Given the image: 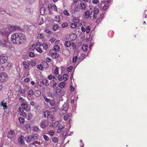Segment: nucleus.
I'll use <instances>...</instances> for the list:
<instances>
[{
	"label": "nucleus",
	"mask_w": 147,
	"mask_h": 147,
	"mask_svg": "<svg viewBox=\"0 0 147 147\" xmlns=\"http://www.w3.org/2000/svg\"><path fill=\"white\" fill-rule=\"evenodd\" d=\"M34 93L33 90H30L28 92V95L30 96H31V95L34 94Z\"/></svg>",
	"instance_id": "38"
},
{
	"label": "nucleus",
	"mask_w": 147,
	"mask_h": 147,
	"mask_svg": "<svg viewBox=\"0 0 147 147\" xmlns=\"http://www.w3.org/2000/svg\"><path fill=\"white\" fill-rule=\"evenodd\" d=\"M45 31L47 33L50 34H52L53 33L49 29H46L45 30Z\"/></svg>",
	"instance_id": "55"
},
{
	"label": "nucleus",
	"mask_w": 147,
	"mask_h": 147,
	"mask_svg": "<svg viewBox=\"0 0 147 147\" xmlns=\"http://www.w3.org/2000/svg\"><path fill=\"white\" fill-rule=\"evenodd\" d=\"M109 5L108 4H105L103 7V9L104 10L106 9L109 7Z\"/></svg>",
	"instance_id": "61"
},
{
	"label": "nucleus",
	"mask_w": 147,
	"mask_h": 147,
	"mask_svg": "<svg viewBox=\"0 0 147 147\" xmlns=\"http://www.w3.org/2000/svg\"><path fill=\"white\" fill-rule=\"evenodd\" d=\"M53 10L55 11H57V7L56 6L55 4H53Z\"/></svg>",
	"instance_id": "63"
},
{
	"label": "nucleus",
	"mask_w": 147,
	"mask_h": 147,
	"mask_svg": "<svg viewBox=\"0 0 147 147\" xmlns=\"http://www.w3.org/2000/svg\"><path fill=\"white\" fill-rule=\"evenodd\" d=\"M68 25V24L66 22L63 23L62 25V28H65L67 27Z\"/></svg>",
	"instance_id": "60"
},
{
	"label": "nucleus",
	"mask_w": 147,
	"mask_h": 147,
	"mask_svg": "<svg viewBox=\"0 0 147 147\" xmlns=\"http://www.w3.org/2000/svg\"><path fill=\"white\" fill-rule=\"evenodd\" d=\"M9 42L7 40L2 39L0 41V45L2 47H8V45Z\"/></svg>",
	"instance_id": "7"
},
{
	"label": "nucleus",
	"mask_w": 147,
	"mask_h": 147,
	"mask_svg": "<svg viewBox=\"0 0 147 147\" xmlns=\"http://www.w3.org/2000/svg\"><path fill=\"white\" fill-rule=\"evenodd\" d=\"M18 142L20 144H23L24 143V140L22 139V136H20L18 139Z\"/></svg>",
	"instance_id": "17"
},
{
	"label": "nucleus",
	"mask_w": 147,
	"mask_h": 147,
	"mask_svg": "<svg viewBox=\"0 0 147 147\" xmlns=\"http://www.w3.org/2000/svg\"><path fill=\"white\" fill-rule=\"evenodd\" d=\"M37 68L41 70L43 69V67L41 64H40L37 66Z\"/></svg>",
	"instance_id": "59"
},
{
	"label": "nucleus",
	"mask_w": 147,
	"mask_h": 147,
	"mask_svg": "<svg viewBox=\"0 0 147 147\" xmlns=\"http://www.w3.org/2000/svg\"><path fill=\"white\" fill-rule=\"evenodd\" d=\"M78 59V56H74L73 58L72 59V62L73 63H74L76 62V61Z\"/></svg>",
	"instance_id": "41"
},
{
	"label": "nucleus",
	"mask_w": 147,
	"mask_h": 147,
	"mask_svg": "<svg viewBox=\"0 0 147 147\" xmlns=\"http://www.w3.org/2000/svg\"><path fill=\"white\" fill-rule=\"evenodd\" d=\"M92 2L94 4H96L99 2L98 0H92Z\"/></svg>",
	"instance_id": "64"
},
{
	"label": "nucleus",
	"mask_w": 147,
	"mask_h": 147,
	"mask_svg": "<svg viewBox=\"0 0 147 147\" xmlns=\"http://www.w3.org/2000/svg\"><path fill=\"white\" fill-rule=\"evenodd\" d=\"M11 39L13 44L20 45L26 40V37L25 35L22 33H16L11 36Z\"/></svg>",
	"instance_id": "1"
},
{
	"label": "nucleus",
	"mask_w": 147,
	"mask_h": 147,
	"mask_svg": "<svg viewBox=\"0 0 147 147\" xmlns=\"http://www.w3.org/2000/svg\"><path fill=\"white\" fill-rule=\"evenodd\" d=\"M69 115L68 114H66L64 116L63 119H64L65 121L69 119Z\"/></svg>",
	"instance_id": "51"
},
{
	"label": "nucleus",
	"mask_w": 147,
	"mask_h": 147,
	"mask_svg": "<svg viewBox=\"0 0 147 147\" xmlns=\"http://www.w3.org/2000/svg\"><path fill=\"white\" fill-rule=\"evenodd\" d=\"M80 7L81 9L84 10L86 7V5L84 3H81L80 4Z\"/></svg>",
	"instance_id": "21"
},
{
	"label": "nucleus",
	"mask_w": 147,
	"mask_h": 147,
	"mask_svg": "<svg viewBox=\"0 0 147 147\" xmlns=\"http://www.w3.org/2000/svg\"><path fill=\"white\" fill-rule=\"evenodd\" d=\"M32 136L33 137L32 138L33 139V140H34L37 139L38 137V135L36 134L34 135H32Z\"/></svg>",
	"instance_id": "40"
},
{
	"label": "nucleus",
	"mask_w": 147,
	"mask_h": 147,
	"mask_svg": "<svg viewBox=\"0 0 147 147\" xmlns=\"http://www.w3.org/2000/svg\"><path fill=\"white\" fill-rule=\"evenodd\" d=\"M8 76L6 73H3L0 74V81L1 82H4L6 81L7 78Z\"/></svg>",
	"instance_id": "6"
},
{
	"label": "nucleus",
	"mask_w": 147,
	"mask_h": 147,
	"mask_svg": "<svg viewBox=\"0 0 147 147\" xmlns=\"http://www.w3.org/2000/svg\"><path fill=\"white\" fill-rule=\"evenodd\" d=\"M77 25L75 23H72L71 24L70 26L72 28H75L77 27Z\"/></svg>",
	"instance_id": "34"
},
{
	"label": "nucleus",
	"mask_w": 147,
	"mask_h": 147,
	"mask_svg": "<svg viewBox=\"0 0 147 147\" xmlns=\"http://www.w3.org/2000/svg\"><path fill=\"white\" fill-rule=\"evenodd\" d=\"M36 51L40 53H41L42 52V49L39 47H37L36 49Z\"/></svg>",
	"instance_id": "43"
},
{
	"label": "nucleus",
	"mask_w": 147,
	"mask_h": 147,
	"mask_svg": "<svg viewBox=\"0 0 147 147\" xmlns=\"http://www.w3.org/2000/svg\"><path fill=\"white\" fill-rule=\"evenodd\" d=\"M88 46L86 45H83L82 46V49L84 51H86L88 48Z\"/></svg>",
	"instance_id": "28"
},
{
	"label": "nucleus",
	"mask_w": 147,
	"mask_h": 147,
	"mask_svg": "<svg viewBox=\"0 0 147 147\" xmlns=\"http://www.w3.org/2000/svg\"><path fill=\"white\" fill-rule=\"evenodd\" d=\"M71 45H72L73 49H76V43L75 42H72V43H71Z\"/></svg>",
	"instance_id": "56"
},
{
	"label": "nucleus",
	"mask_w": 147,
	"mask_h": 147,
	"mask_svg": "<svg viewBox=\"0 0 147 147\" xmlns=\"http://www.w3.org/2000/svg\"><path fill=\"white\" fill-rule=\"evenodd\" d=\"M32 137V135L28 136L26 139L27 141L30 142L31 141H33Z\"/></svg>",
	"instance_id": "26"
},
{
	"label": "nucleus",
	"mask_w": 147,
	"mask_h": 147,
	"mask_svg": "<svg viewBox=\"0 0 147 147\" xmlns=\"http://www.w3.org/2000/svg\"><path fill=\"white\" fill-rule=\"evenodd\" d=\"M65 82H62L60 83L59 86L61 88H63L65 86Z\"/></svg>",
	"instance_id": "30"
},
{
	"label": "nucleus",
	"mask_w": 147,
	"mask_h": 147,
	"mask_svg": "<svg viewBox=\"0 0 147 147\" xmlns=\"http://www.w3.org/2000/svg\"><path fill=\"white\" fill-rule=\"evenodd\" d=\"M73 21L75 23H78L80 22V20L77 18L74 17L73 19Z\"/></svg>",
	"instance_id": "33"
},
{
	"label": "nucleus",
	"mask_w": 147,
	"mask_h": 147,
	"mask_svg": "<svg viewBox=\"0 0 147 147\" xmlns=\"http://www.w3.org/2000/svg\"><path fill=\"white\" fill-rule=\"evenodd\" d=\"M73 69L72 66H69L67 68V70L68 71L70 72Z\"/></svg>",
	"instance_id": "58"
},
{
	"label": "nucleus",
	"mask_w": 147,
	"mask_h": 147,
	"mask_svg": "<svg viewBox=\"0 0 147 147\" xmlns=\"http://www.w3.org/2000/svg\"><path fill=\"white\" fill-rule=\"evenodd\" d=\"M68 76L67 74H65L63 76V79L65 81H67L68 79Z\"/></svg>",
	"instance_id": "44"
},
{
	"label": "nucleus",
	"mask_w": 147,
	"mask_h": 147,
	"mask_svg": "<svg viewBox=\"0 0 147 147\" xmlns=\"http://www.w3.org/2000/svg\"><path fill=\"white\" fill-rule=\"evenodd\" d=\"M37 84L40 86H42L44 85L43 82H42V80L41 81H39L38 82Z\"/></svg>",
	"instance_id": "50"
},
{
	"label": "nucleus",
	"mask_w": 147,
	"mask_h": 147,
	"mask_svg": "<svg viewBox=\"0 0 147 147\" xmlns=\"http://www.w3.org/2000/svg\"><path fill=\"white\" fill-rule=\"evenodd\" d=\"M54 73L56 75H58L59 74V68L57 67L55 69Z\"/></svg>",
	"instance_id": "49"
},
{
	"label": "nucleus",
	"mask_w": 147,
	"mask_h": 147,
	"mask_svg": "<svg viewBox=\"0 0 147 147\" xmlns=\"http://www.w3.org/2000/svg\"><path fill=\"white\" fill-rule=\"evenodd\" d=\"M34 94L36 97H39L41 95V92L39 90H36L34 92Z\"/></svg>",
	"instance_id": "13"
},
{
	"label": "nucleus",
	"mask_w": 147,
	"mask_h": 147,
	"mask_svg": "<svg viewBox=\"0 0 147 147\" xmlns=\"http://www.w3.org/2000/svg\"><path fill=\"white\" fill-rule=\"evenodd\" d=\"M42 82L44 85L45 86H47L49 85V82L48 80L46 79H43L42 80Z\"/></svg>",
	"instance_id": "19"
},
{
	"label": "nucleus",
	"mask_w": 147,
	"mask_h": 147,
	"mask_svg": "<svg viewBox=\"0 0 147 147\" xmlns=\"http://www.w3.org/2000/svg\"><path fill=\"white\" fill-rule=\"evenodd\" d=\"M1 105L3 107V109L4 110L7 109V103L6 102H4V100H3V101L1 102Z\"/></svg>",
	"instance_id": "16"
},
{
	"label": "nucleus",
	"mask_w": 147,
	"mask_h": 147,
	"mask_svg": "<svg viewBox=\"0 0 147 147\" xmlns=\"http://www.w3.org/2000/svg\"><path fill=\"white\" fill-rule=\"evenodd\" d=\"M50 105L51 106H54L55 105V102L53 100H51L50 101Z\"/></svg>",
	"instance_id": "53"
},
{
	"label": "nucleus",
	"mask_w": 147,
	"mask_h": 147,
	"mask_svg": "<svg viewBox=\"0 0 147 147\" xmlns=\"http://www.w3.org/2000/svg\"><path fill=\"white\" fill-rule=\"evenodd\" d=\"M42 46H43V49L45 50L47 49L48 48V45L45 43L42 44Z\"/></svg>",
	"instance_id": "39"
},
{
	"label": "nucleus",
	"mask_w": 147,
	"mask_h": 147,
	"mask_svg": "<svg viewBox=\"0 0 147 147\" xmlns=\"http://www.w3.org/2000/svg\"><path fill=\"white\" fill-rule=\"evenodd\" d=\"M19 122L21 123H24L25 119L22 117H20L19 118Z\"/></svg>",
	"instance_id": "35"
},
{
	"label": "nucleus",
	"mask_w": 147,
	"mask_h": 147,
	"mask_svg": "<svg viewBox=\"0 0 147 147\" xmlns=\"http://www.w3.org/2000/svg\"><path fill=\"white\" fill-rule=\"evenodd\" d=\"M33 130L35 132H37L38 131H39L40 130L39 129V128L38 127L36 126H34L33 129Z\"/></svg>",
	"instance_id": "37"
},
{
	"label": "nucleus",
	"mask_w": 147,
	"mask_h": 147,
	"mask_svg": "<svg viewBox=\"0 0 147 147\" xmlns=\"http://www.w3.org/2000/svg\"><path fill=\"white\" fill-rule=\"evenodd\" d=\"M5 89V86H3L1 84H0V91Z\"/></svg>",
	"instance_id": "62"
},
{
	"label": "nucleus",
	"mask_w": 147,
	"mask_h": 147,
	"mask_svg": "<svg viewBox=\"0 0 147 147\" xmlns=\"http://www.w3.org/2000/svg\"><path fill=\"white\" fill-rule=\"evenodd\" d=\"M59 46L56 45L54 46L53 49H51L50 51V53L53 58H57L59 57V55L56 52L59 51Z\"/></svg>",
	"instance_id": "3"
},
{
	"label": "nucleus",
	"mask_w": 147,
	"mask_h": 147,
	"mask_svg": "<svg viewBox=\"0 0 147 147\" xmlns=\"http://www.w3.org/2000/svg\"><path fill=\"white\" fill-rule=\"evenodd\" d=\"M44 38V36L42 33L38 34L37 36L38 38L41 39Z\"/></svg>",
	"instance_id": "48"
},
{
	"label": "nucleus",
	"mask_w": 147,
	"mask_h": 147,
	"mask_svg": "<svg viewBox=\"0 0 147 147\" xmlns=\"http://www.w3.org/2000/svg\"><path fill=\"white\" fill-rule=\"evenodd\" d=\"M59 28V26L57 24H54L52 28V29L54 31H56Z\"/></svg>",
	"instance_id": "20"
},
{
	"label": "nucleus",
	"mask_w": 147,
	"mask_h": 147,
	"mask_svg": "<svg viewBox=\"0 0 147 147\" xmlns=\"http://www.w3.org/2000/svg\"><path fill=\"white\" fill-rule=\"evenodd\" d=\"M55 20L56 22L59 23L60 21L59 19V17L57 16H55Z\"/></svg>",
	"instance_id": "36"
},
{
	"label": "nucleus",
	"mask_w": 147,
	"mask_h": 147,
	"mask_svg": "<svg viewBox=\"0 0 147 147\" xmlns=\"http://www.w3.org/2000/svg\"><path fill=\"white\" fill-rule=\"evenodd\" d=\"M90 15V12L88 11H86L84 14V16L86 18H88Z\"/></svg>",
	"instance_id": "22"
},
{
	"label": "nucleus",
	"mask_w": 147,
	"mask_h": 147,
	"mask_svg": "<svg viewBox=\"0 0 147 147\" xmlns=\"http://www.w3.org/2000/svg\"><path fill=\"white\" fill-rule=\"evenodd\" d=\"M63 13L66 16H70V15L68 11L66 9L64 10Z\"/></svg>",
	"instance_id": "31"
},
{
	"label": "nucleus",
	"mask_w": 147,
	"mask_h": 147,
	"mask_svg": "<svg viewBox=\"0 0 147 147\" xmlns=\"http://www.w3.org/2000/svg\"><path fill=\"white\" fill-rule=\"evenodd\" d=\"M71 45V41H66L65 42L64 45L67 47H70Z\"/></svg>",
	"instance_id": "14"
},
{
	"label": "nucleus",
	"mask_w": 147,
	"mask_h": 147,
	"mask_svg": "<svg viewBox=\"0 0 147 147\" xmlns=\"http://www.w3.org/2000/svg\"><path fill=\"white\" fill-rule=\"evenodd\" d=\"M64 125H60L58 127V128L57 130V132L58 133H60L62 130L65 127Z\"/></svg>",
	"instance_id": "12"
},
{
	"label": "nucleus",
	"mask_w": 147,
	"mask_h": 147,
	"mask_svg": "<svg viewBox=\"0 0 147 147\" xmlns=\"http://www.w3.org/2000/svg\"><path fill=\"white\" fill-rule=\"evenodd\" d=\"M30 125L29 123H27L25 124V127L27 129L30 128Z\"/></svg>",
	"instance_id": "46"
},
{
	"label": "nucleus",
	"mask_w": 147,
	"mask_h": 147,
	"mask_svg": "<svg viewBox=\"0 0 147 147\" xmlns=\"http://www.w3.org/2000/svg\"><path fill=\"white\" fill-rule=\"evenodd\" d=\"M90 27L89 26H87L86 28V33H89L90 30Z\"/></svg>",
	"instance_id": "42"
},
{
	"label": "nucleus",
	"mask_w": 147,
	"mask_h": 147,
	"mask_svg": "<svg viewBox=\"0 0 147 147\" xmlns=\"http://www.w3.org/2000/svg\"><path fill=\"white\" fill-rule=\"evenodd\" d=\"M32 117V114L31 113H30L28 114V115L26 116V118L27 119L30 120L31 119Z\"/></svg>",
	"instance_id": "32"
},
{
	"label": "nucleus",
	"mask_w": 147,
	"mask_h": 147,
	"mask_svg": "<svg viewBox=\"0 0 147 147\" xmlns=\"http://www.w3.org/2000/svg\"><path fill=\"white\" fill-rule=\"evenodd\" d=\"M8 59V57L6 55H0V64H4L7 62Z\"/></svg>",
	"instance_id": "4"
},
{
	"label": "nucleus",
	"mask_w": 147,
	"mask_h": 147,
	"mask_svg": "<svg viewBox=\"0 0 147 147\" xmlns=\"http://www.w3.org/2000/svg\"><path fill=\"white\" fill-rule=\"evenodd\" d=\"M52 139V141L54 143H57L59 141L58 138L56 137H53Z\"/></svg>",
	"instance_id": "27"
},
{
	"label": "nucleus",
	"mask_w": 147,
	"mask_h": 147,
	"mask_svg": "<svg viewBox=\"0 0 147 147\" xmlns=\"http://www.w3.org/2000/svg\"><path fill=\"white\" fill-rule=\"evenodd\" d=\"M50 112L48 110H46L44 112V115L45 117H47L49 115Z\"/></svg>",
	"instance_id": "15"
},
{
	"label": "nucleus",
	"mask_w": 147,
	"mask_h": 147,
	"mask_svg": "<svg viewBox=\"0 0 147 147\" xmlns=\"http://www.w3.org/2000/svg\"><path fill=\"white\" fill-rule=\"evenodd\" d=\"M62 90L60 89H57L56 90L55 95L56 96H59L61 94Z\"/></svg>",
	"instance_id": "18"
},
{
	"label": "nucleus",
	"mask_w": 147,
	"mask_h": 147,
	"mask_svg": "<svg viewBox=\"0 0 147 147\" xmlns=\"http://www.w3.org/2000/svg\"><path fill=\"white\" fill-rule=\"evenodd\" d=\"M47 121L46 120H42L40 124L41 127L42 129L45 128L47 125Z\"/></svg>",
	"instance_id": "8"
},
{
	"label": "nucleus",
	"mask_w": 147,
	"mask_h": 147,
	"mask_svg": "<svg viewBox=\"0 0 147 147\" xmlns=\"http://www.w3.org/2000/svg\"><path fill=\"white\" fill-rule=\"evenodd\" d=\"M45 7H42L40 10V13L42 15H43L45 14Z\"/></svg>",
	"instance_id": "23"
},
{
	"label": "nucleus",
	"mask_w": 147,
	"mask_h": 147,
	"mask_svg": "<svg viewBox=\"0 0 147 147\" xmlns=\"http://www.w3.org/2000/svg\"><path fill=\"white\" fill-rule=\"evenodd\" d=\"M23 65L24 67L26 69H28L29 67L30 63L28 61H24L23 62Z\"/></svg>",
	"instance_id": "9"
},
{
	"label": "nucleus",
	"mask_w": 147,
	"mask_h": 147,
	"mask_svg": "<svg viewBox=\"0 0 147 147\" xmlns=\"http://www.w3.org/2000/svg\"><path fill=\"white\" fill-rule=\"evenodd\" d=\"M63 54L65 56L67 57L70 54V52L69 50L64 49L62 51Z\"/></svg>",
	"instance_id": "10"
},
{
	"label": "nucleus",
	"mask_w": 147,
	"mask_h": 147,
	"mask_svg": "<svg viewBox=\"0 0 147 147\" xmlns=\"http://www.w3.org/2000/svg\"><path fill=\"white\" fill-rule=\"evenodd\" d=\"M59 123V122L58 121H56L54 123H53L51 126L53 127H57Z\"/></svg>",
	"instance_id": "25"
},
{
	"label": "nucleus",
	"mask_w": 147,
	"mask_h": 147,
	"mask_svg": "<svg viewBox=\"0 0 147 147\" xmlns=\"http://www.w3.org/2000/svg\"><path fill=\"white\" fill-rule=\"evenodd\" d=\"M20 114L24 117H25L26 116V114L23 110V112H22L20 113Z\"/></svg>",
	"instance_id": "52"
},
{
	"label": "nucleus",
	"mask_w": 147,
	"mask_h": 147,
	"mask_svg": "<svg viewBox=\"0 0 147 147\" xmlns=\"http://www.w3.org/2000/svg\"><path fill=\"white\" fill-rule=\"evenodd\" d=\"M48 133L49 135L52 136L54 135L55 134V131L53 130H51L49 131Z\"/></svg>",
	"instance_id": "45"
},
{
	"label": "nucleus",
	"mask_w": 147,
	"mask_h": 147,
	"mask_svg": "<svg viewBox=\"0 0 147 147\" xmlns=\"http://www.w3.org/2000/svg\"><path fill=\"white\" fill-rule=\"evenodd\" d=\"M99 11V9L97 8H94L93 10L90 13V17L92 16L94 18L96 19L97 18V16L98 14Z\"/></svg>",
	"instance_id": "5"
},
{
	"label": "nucleus",
	"mask_w": 147,
	"mask_h": 147,
	"mask_svg": "<svg viewBox=\"0 0 147 147\" xmlns=\"http://www.w3.org/2000/svg\"><path fill=\"white\" fill-rule=\"evenodd\" d=\"M43 137L45 141H47L49 140V138L46 135H44Z\"/></svg>",
	"instance_id": "47"
},
{
	"label": "nucleus",
	"mask_w": 147,
	"mask_h": 147,
	"mask_svg": "<svg viewBox=\"0 0 147 147\" xmlns=\"http://www.w3.org/2000/svg\"><path fill=\"white\" fill-rule=\"evenodd\" d=\"M8 135L11 136H13L14 135L15 133L13 130H11L8 132Z\"/></svg>",
	"instance_id": "29"
},
{
	"label": "nucleus",
	"mask_w": 147,
	"mask_h": 147,
	"mask_svg": "<svg viewBox=\"0 0 147 147\" xmlns=\"http://www.w3.org/2000/svg\"><path fill=\"white\" fill-rule=\"evenodd\" d=\"M20 30V28L19 26L16 25L12 26L9 25L7 28L3 29L2 32V34L3 38H7L9 35L12 31Z\"/></svg>",
	"instance_id": "2"
},
{
	"label": "nucleus",
	"mask_w": 147,
	"mask_h": 147,
	"mask_svg": "<svg viewBox=\"0 0 147 147\" xmlns=\"http://www.w3.org/2000/svg\"><path fill=\"white\" fill-rule=\"evenodd\" d=\"M80 10V8L77 5L75 6L73 9L74 11L76 12H78Z\"/></svg>",
	"instance_id": "24"
},
{
	"label": "nucleus",
	"mask_w": 147,
	"mask_h": 147,
	"mask_svg": "<svg viewBox=\"0 0 147 147\" xmlns=\"http://www.w3.org/2000/svg\"><path fill=\"white\" fill-rule=\"evenodd\" d=\"M22 109L25 111H26L28 108V104L26 102H23L21 105Z\"/></svg>",
	"instance_id": "11"
},
{
	"label": "nucleus",
	"mask_w": 147,
	"mask_h": 147,
	"mask_svg": "<svg viewBox=\"0 0 147 147\" xmlns=\"http://www.w3.org/2000/svg\"><path fill=\"white\" fill-rule=\"evenodd\" d=\"M30 4H32L36 1V0H26Z\"/></svg>",
	"instance_id": "54"
},
{
	"label": "nucleus",
	"mask_w": 147,
	"mask_h": 147,
	"mask_svg": "<svg viewBox=\"0 0 147 147\" xmlns=\"http://www.w3.org/2000/svg\"><path fill=\"white\" fill-rule=\"evenodd\" d=\"M29 55L30 57H34L35 56V54L34 53L32 52H30L29 53Z\"/></svg>",
	"instance_id": "57"
}]
</instances>
